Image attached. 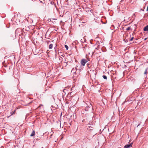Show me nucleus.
<instances>
[{
  "instance_id": "1",
  "label": "nucleus",
  "mask_w": 148,
  "mask_h": 148,
  "mask_svg": "<svg viewBox=\"0 0 148 148\" xmlns=\"http://www.w3.org/2000/svg\"><path fill=\"white\" fill-rule=\"evenodd\" d=\"M9 38L10 40H14L16 38V36L14 34H11L9 36Z\"/></svg>"
},
{
  "instance_id": "2",
  "label": "nucleus",
  "mask_w": 148,
  "mask_h": 148,
  "mask_svg": "<svg viewBox=\"0 0 148 148\" xmlns=\"http://www.w3.org/2000/svg\"><path fill=\"white\" fill-rule=\"evenodd\" d=\"M86 60L85 59H82L81 61V64L83 66H84L85 64L86 63Z\"/></svg>"
},
{
  "instance_id": "3",
  "label": "nucleus",
  "mask_w": 148,
  "mask_h": 148,
  "mask_svg": "<svg viewBox=\"0 0 148 148\" xmlns=\"http://www.w3.org/2000/svg\"><path fill=\"white\" fill-rule=\"evenodd\" d=\"M132 144L133 143H131L130 144L126 145L124 146V148H129L132 147Z\"/></svg>"
},
{
  "instance_id": "4",
  "label": "nucleus",
  "mask_w": 148,
  "mask_h": 148,
  "mask_svg": "<svg viewBox=\"0 0 148 148\" xmlns=\"http://www.w3.org/2000/svg\"><path fill=\"white\" fill-rule=\"evenodd\" d=\"M144 31H148V25L145 27L144 28Z\"/></svg>"
},
{
  "instance_id": "5",
  "label": "nucleus",
  "mask_w": 148,
  "mask_h": 148,
  "mask_svg": "<svg viewBox=\"0 0 148 148\" xmlns=\"http://www.w3.org/2000/svg\"><path fill=\"white\" fill-rule=\"evenodd\" d=\"M35 131L33 130L32 132V134L30 135V136H34L35 135Z\"/></svg>"
},
{
  "instance_id": "6",
  "label": "nucleus",
  "mask_w": 148,
  "mask_h": 148,
  "mask_svg": "<svg viewBox=\"0 0 148 148\" xmlns=\"http://www.w3.org/2000/svg\"><path fill=\"white\" fill-rule=\"evenodd\" d=\"M53 47V45L52 44H50L49 46V49H51Z\"/></svg>"
},
{
  "instance_id": "7",
  "label": "nucleus",
  "mask_w": 148,
  "mask_h": 148,
  "mask_svg": "<svg viewBox=\"0 0 148 148\" xmlns=\"http://www.w3.org/2000/svg\"><path fill=\"white\" fill-rule=\"evenodd\" d=\"M103 77L104 79H107V77L106 75H103Z\"/></svg>"
},
{
  "instance_id": "8",
  "label": "nucleus",
  "mask_w": 148,
  "mask_h": 148,
  "mask_svg": "<svg viewBox=\"0 0 148 148\" xmlns=\"http://www.w3.org/2000/svg\"><path fill=\"white\" fill-rule=\"evenodd\" d=\"M64 46L66 48V49L67 50H68V47L67 45H65Z\"/></svg>"
},
{
  "instance_id": "9",
  "label": "nucleus",
  "mask_w": 148,
  "mask_h": 148,
  "mask_svg": "<svg viewBox=\"0 0 148 148\" xmlns=\"http://www.w3.org/2000/svg\"><path fill=\"white\" fill-rule=\"evenodd\" d=\"M15 111H14V112L12 111L11 112V115H13Z\"/></svg>"
},
{
  "instance_id": "10",
  "label": "nucleus",
  "mask_w": 148,
  "mask_h": 148,
  "mask_svg": "<svg viewBox=\"0 0 148 148\" xmlns=\"http://www.w3.org/2000/svg\"><path fill=\"white\" fill-rule=\"evenodd\" d=\"M147 73V69H146L144 72V74H146Z\"/></svg>"
},
{
  "instance_id": "11",
  "label": "nucleus",
  "mask_w": 148,
  "mask_h": 148,
  "mask_svg": "<svg viewBox=\"0 0 148 148\" xmlns=\"http://www.w3.org/2000/svg\"><path fill=\"white\" fill-rule=\"evenodd\" d=\"M131 28L130 27H128L127 28L126 30H128L130 29Z\"/></svg>"
},
{
  "instance_id": "12",
  "label": "nucleus",
  "mask_w": 148,
  "mask_h": 148,
  "mask_svg": "<svg viewBox=\"0 0 148 148\" xmlns=\"http://www.w3.org/2000/svg\"><path fill=\"white\" fill-rule=\"evenodd\" d=\"M133 39H134V37H132V38L130 39V41H132V40H133Z\"/></svg>"
},
{
  "instance_id": "13",
  "label": "nucleus",
  "mask_w": 148,
  "mask_h": 148,
  "mask_svg": "<svg viewBox=\"0 0 148 148\" xmlns=\"http://www.w3.org/2000/svg\"><path fill=\"white\" fill-rule=\"evenodd\" d=\"M43 105H40L38 107V108H40L41 106H42Z\"/></svg>"
},
{
  "instance_id": "14",
  "label": "nucleus",
  "mask_w": 148,
  "mask_h": 148,
  "mask_svg": "<svg viewBox=\"0 0 148 148\" xmlns=\"http://www.w3.org/2000/svg\"><path fill=\"white\" fill-rule=\"evenodd\" d=\"M147 11H148V6H147Z\"/></svg>"
},
{
  "instance_id": "15",
  "label": "nucleus",
  "mask_w": 148,
  "mask_h": 148,
  "mask_svg": "<svg viewBox=\"0 0 148 148\" xmlns=\"http://www.w3.org/2000/svg\"><path fill=\"white\" fill-rule=\"evenodd\" d=\"M147 39V38H145L144 39V40H146Z\"/></svg>"
},
{
  "instance_id": "16",
  "label": "nucleus",
  "mask_w": 148,
  "mask_h": 148,
  "mask_svg": "<svg viewBox=\"0 0 148 148\" xmlns=\"http://www.w3.org/2000/svg\"><path fill=\"white\" fill-rule=\"evenodd\" d=\"M140 124H139L138 125V126H137V127H138V126H139L140 125Z\"/></svg>"
},
{
  "instance_id": "17",
  "label": "nucleus",
  "mask_w": 148,
  "mask_h": 148,
  "mask_svg": "<svg viewBox=\"0 0 148 148\" xmlns=\"http://www.w3.org/2000/svg\"><path fill=\"white\" fill-rule=\"evenodd\" d=\"M63 92H64V90H63Z\"/></svg>"
}]
</instances>
